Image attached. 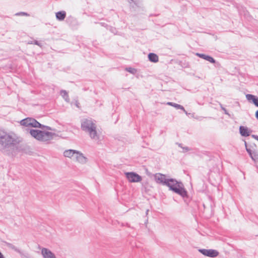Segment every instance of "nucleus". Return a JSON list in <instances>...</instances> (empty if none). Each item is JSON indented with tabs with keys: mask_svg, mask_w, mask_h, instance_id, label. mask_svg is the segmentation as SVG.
<instances>
[{
	"mask_svg": "<svg viewBox=\"0 0 258 258\" xmlns=\"http://www.w3.org/2000/svg\"><path fill=\"white\" fill-rule=\"evenodd\" d=\"M82 129L89 133L90 137L95 139L97 136L96 126L95 123L91 120L85 119L81 123Z\"/></svg>",
	"mask_w": 258,
	"mask_h": 258,
	"instance_id": "f257e3e1",
	"label": "nucleus"
},
{
	"mask_svg": "<svg viewBox=\"0 0 258 258\" xmlns=\"http://www.w3.org/2000/svg\"><path fill=\"white\" fill-rule=\"evenodd\" d=\"M167 186L175 192L182 197L186 196V191L181 182H177L174 179H169L167 182Z\"/></svg>",
	"mask_w": 258,
	"mask_h": 258,
	"instance_id": "f03ea898",
	"label": "nucleus"
},
{
	"mask_svg": "<svg viewBox=\"0 0 258 258\" xmlns=\"http://www.w3.org/2000/svg\"><path fill=\"white\" fill-rule=\"evenodd\" d=\"M31 135L35 139L41 141H46L53 138L54 134L47 131H41L35 130L30 131Z\"/></svg>",
	"mask_w": 258,
	"mask_h": 258,
	"instance_id": "7ed1b4c3",
	"label": "nucleus"
},
{
	"mask_svg": "<svg viewBox=\"0 0 258 258\" xmlns=\"http://www.w3.org/2000/svg\"><path fill=\"white\" fill-rule=\"evenodd\" d=\"M21 125L26 126H32L34 127H40L41 124L35 119L31 118H27L21 121Z\"/></svg>",
	"mask_w": 258,
	"mask_h": 258,
	"instance_id": "20e7f679",
	"label": "nucleus"
},
{
	"mask_svg": "<svg viewBox=\"0 0 258 258\" xmlns=\"http://www.w3.org/2000/svg\"><path fill=\"white\" fill-rule=\"evenodd\" d=\"M125 174L126 177L130 182H138L142 179L141 176L135 172H126Z\"/></svg>",
	"mask_w": 258,
	"mask_h": 258,
	"instance_id": "39448f33",
	"label": "nucleus"
},
{
	"mask_svg": "<svg viewBox=\"0 0 258 258\" xmlns=\"http://www.w3.org/2000/svg\"><path fill=\"white\" fill-rule=\"evenodd\" d=\"M200 251L203 254L208 256L212 257H216L219 254V252L217 250H214V249H200Z\"/></svg>",
	"mask_w": 258,
	"mask_h": 258,
	"instance_id": "423d86ee",
	"label": "nucleus"
},
{
	"mask_svg": "<svg viewBox=\"0 0 258 258\" xmlns=\"http://www.w3.org/2000/svg\"><path fill=\"white\" fill-rule=\"evenodd\" d=\"M155 179L158 183L166 184L169 180L167 179L165 175L157 173L155 175Z\"/></svg>",
	"mask_w": 258,
	"mask_h": 258,
	"instance_id": "0eeeda50",
	"label": "nucleus"
},
{
	"mask_svg": "<svg viewBox=\"0 0 258 258\" xmlns=\"http://www.w3.org/2000/svg\"><path fill=\"white\" fill-rule=\"evenodd\" d=\"M41 254L43 258H56L54 254L50 250L45 248H42Z\"/></svg>",
	"mask_w": 258,
	"mask_h": 258,
	"instance_id": "6e6552de",
	"label": "nucleus"
},
{
	"mask_svg": "<svg viewBox=\"0 0 258 258\" xmlns=\"http://www.w3.org/2000/svg\"><path fill=\"white\" fill-rule=\"evenodd\" d=\"M78 152L73 150H68L64 152V156L66 157L73 158L75 159L76 154Z\"/></svg>",
	"mask_w": 258,
	"mask_h": 258,
	"instance_id": "1a4fd4ad",
	"label": "nucleus"
},
{
	"mask_svg": "<svg viewBox=\"0 0 258 258\" xmlns=\"http://www.w3.org/2000/svg\"><path fill=\"white\" fill-rule=\"evenodd\" d=\"M246 98L248 101H251L255 106L258 107V97L253 95L247 94L246 95Z\"/></svg>",
	"mask_w": 258,
	"mask_h": 258,
	"instance_id": "9d476101",
	"label": "nucleus"
},
{
	"mask_svg": "<svg viewBox=\"0 0 258 258\" xmlns=\"http://www.w3.org/2000/svg\"><path fill=\"white\" fill-rule=\"evenodd\" d=\"M240 133L242 136L247 137L249 136L250 134V131L248 129L247 127L241 126L239 128Z\"/></svg>",
	"mask_w": 258,
	"mask_h": 258,
	"instance_id": "9b49d317",
	"label": "nucleus"
},
{
	"mask_svg": "<svg viewBox=\"0 0 258 258\" xmlns=\"http://www.w3.org/2000/svg\"><path fill=\"white\" fill-rule=\"evenodd\" d=\"M75 159H76L77 161L81 163H84L86 162V158L83 156L82 154L78 152L76 154Z\"/></svg>",
	"mask_w": 258,
	"mask_h": 258,
	"instance_id": "f8f14e48",
	"label": "nucleus"
},
{
	"mask_svg": "<svg viewBox=\"0 0 258 258\" xmlns=\"http://www.w3.org/2000/svg\"><path fill=\"white\" fill-rule=\"evenodd\" d=\"M197 55L199 56L200 57H201L210 62H212V63L215 62L214 59L213 57H212L209 55H206L204 54H200V53H197Z\"/></svg>",
	"mask_w": 258,
	"mask_h": 258,
	"instance_id": "ddd939ff",
	"label": "nucleus"
},
{
	"mask_svg": "<svg viewBox=\"0 0 258 258\" xmlns=\"http://www.w3.org/2000/svg\"><path fill=\"white\" fill-rule=\"evenodd\" d=\"M148 58L151 61L153 62H157L159 60L158 56L153 53H149L148 55Z\"/></svg>",
	"mask_w": 258,
	"mask_h": 258,
	"instance_id": "4468645a",
	"label": "nucleus"
},
{
	"mask_svg": "<svg viewBox=\"0 0 258 258\" xmlns=\"http://www.w3.org/2000/svg\"><path fill=\"white\" fill-rule=\"evenodd\" d=\"M66 13L64 11H61L56 13V17L59 20H63L65 18Z\"/></svg>",
	"mask_w": 258,
	"mask_h": 258,
	"instance_id": "2eb2a0df",
	"label": "nucleus"
},
{
	"mask_svg": "<svg viewBox=\"0 0 258 258\" xmlns=\"http://www.w3.org/2000/svg\"><path fill=\"white\" fill-rule=\"evenodd\" d=\"M247 151L249 153V154H250L251 158L253 160H256L258 159V155H257L256 154H254V155H252L250 150L249 149H247Z\"/></svg>",
	"mask_w": 258,
	"mask_h": 258,
	"instance_id": "dca6fc26",
	"label": "nucleus"
},
{
	"mask_svg": "<svg viewBox=\"0 0 258 258\" xmlns=\"http://www.w3.org/2000/svg\"><path fill=\"white\" fill-rule=\"evenodd\" d=\"M126 70L131 73H133V74H134L136 72V70L134 69H132V68H128V69H126Z\"/></svg>",
	"mask_w": 258,
	"mask_h": 258,
	"instance_id": "f3484780",
	"label": "nucleus"
},
{
	"mask_svg": "<svg viewBox=\"0 0 258 258\" xmlns=\"http://www.w3.org/2000/svg\"><path fill=\"white\" fill-rule=\"evenodd\" d=\"M173 106L175 107H176L177 108H183L181 105L177 104H174Z\"/></svg>",
	"mask_w": 258,
	"mask_h": 258,
	"instance_id": "a211bd4d",
	"label": "nucleus"
},
{
	"mask_svg": "<svg viewBox=\"0 0 258 258\" xmlns=\"http://www.w3.org/2000/svg\"><path fill=\"white\" fill-rule=\"evenodd\" d=\"M167 104H168L169 105H171V106H173V105H174V104L172 103V102H168Z\"/></svg>",
	"mask_w": 258,
	"mask_h": 258,
	"instance_id": "6ab92c4d",
	"label": "nucleus"
},
{
	"mask_svg": "<svg viewBox=\"0 0 258 258\" xmlns=\"http://www.w3.org/2000/svg\"><path fill=\"white\" fill-rule=\"evenodd\" d=\"M167 104H168L169 105H171V106H173V105H174V104L172 103V102H168Z\"/></svg>",
	"mask_w": 258,
	"mask_h": 258,
	"instance_id": "aec40b11",
	"label": "nucleus"
},
{
	"mask_svg": "<svg viewBox=\"0 0 258 258\" xmlns=\"http://www.w3.org/2000/svg\"><path fill=\"white\" fill-rule=\"evenodd\" d=\"M3 138H5V139H8V138H9V136L8 135H5L4 136V137H3Z\"/></svg>",
	"mask_w": 258,
	"mask_h": 258,
	"instance_id": "412c9836",
	"label": "nucleus"
},
{
	"mask_svg": "<svg viewBox=\"0 0 258 258\" xmlns=\"http://www.w3.org/2000/svg\"><path fill=\"white\" fill-rule=\"evenodd\" d=\"M255 116L256 118L258 119V110L255 112Z\"/></svg>",
	"mask_w": 258,
	"mask_h": 258,
	"instance_id": "4be33fe9",
	"label": "nucleus"
},
{
	"mask_svg": "<svg viewBox=\"0 0 258 258\" xmlns=\"http://www.w3.org/2000/svg\"><path fill=\"white\" fill-rule=\"evenodd\" d=\"M0 258H5L2 253L0 252Z\"/></svg>",
	"mask_w": 258,
	"mask_h": 258,
	"instance_id": "5701e85b",
	"label": "nucleus"
},
{
	"mask_svg": "<svg viewBox=\"0 0 258 258\" xmlns=\"http://www.w3.org/2000/svg\"><path fill=\"white\" fill-rule=\"evenodd\" d=\"M253 137H254V138H255L256 140H258V136H253Z\"/></svg>",
	"mask_w": 258,
	"mask_h": 258,
	"instance_id": "b1692460",
	"label": "nucleus"
}]
</instances>
